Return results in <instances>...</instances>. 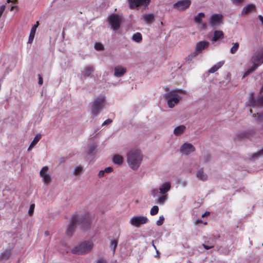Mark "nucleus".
Listing matches in <instances>:
<instances>
[{
    "instance_id": "1",
    "label": "nucleus",
    "mask_w": 263,
    "mask_h": 263,
    "mask_svg": "<svg viewBox=\"0 0 263 263\" xmlns=\"http://www.w3.org/2000/svg\"><path fill=\"white\" fill-rule=\"evenodd\" d=\"M263 86L260 89V94L257 97L253 92L250 94V98L247 102V105L251 106L250 112L255 121L261 122L263 120Z\"/></svg>"
},
{
    "instance_id": "2",
    "label": "nucleus",
    "mask_w": 263,
    "mask_h": 263,
    "mask_svg": "<svg viewBox=\"0 0 263 263\" xmlns=\"http://www.w3.org/2000/svg\"><path fill=\"white\" fill-rule=\"evenodd\" d=\"M127 161L130 167L135 170L139 168L143 159V156L139 149H132L127 154Z\"/></svg>"
},
{
    "instance_id": "3",
    "label": "nucleus",
    "mask_w": 263,
    "mask_h": 263,
    "mask_svg": "<svg viewBox=\"0 0 263 263\" xmlns=\"http://www.w3.org/2000/svg\"><path fill=\"white\" fill-rule=\"evenodd\" d=\"M185 91L182 89H174L167 92L165 95L167 103L170 108L174 107L179 103L181 97L180 93H185Z\"/></svg>"
},
{
    "instance_id": "4",
    "label": "nucleus",
    "mask_w": 263,
    "mask_h": 263,
    "mask_svg": "<svg viewBox=\"0 0 263 263\" xmlns=\"http://www.w3.org/2000/svg\"><path fill=\"white\" fill-rule=\"evenodd\" d=\"M252 66L249 68L244 73L242 78H245L251 73L254 71L259 65L263 63V50L260 49L258 50L253 55L252 58Z\"/></svg>"
},
{
    "instance_id": "5",
    "label": "nucleus",
    "mask_w": 263,
    "mask_h": 263,
    "mask_svg": "<svg viewBox=\"0 0 263 263\" xmlns=\"http://www.w3.org/2000/svg\"><path fill=\"white\" fill-rule=\"evenodd\" d=\"M93 247V243L92 241H85L72 249L71 252L73 254L84 255L90 252Z\"/></svg>"
},
{
    "instance_id": "6",
    "label": "nucleus",
    "mask_w": 263,
    "mask_h": 263,
    "mask_svg": "<svg viewBox=\"0 0 263 263\" xmlns=\"http://www.w3.org/2000/svg\"><path fill=\"white\" fill-rule=\"evenodd\" d=\"M105 97L100 96L97 98L91 105V114L92 117L98 116L103 109Z\"/></svg>"
},
{
    "instance_id": "7",
    "label": "nucleus",
    "mask_w": 263,
    "mask_h": 263,
    "mask_svg": "<svg viewBox=\"0 0 263 263\" xmlns=\"http://www.w3.org/2000/svg\"><path fill=\"white\" fill-rule=\"evenodd\" d=\"M84 220H86L85 218H83L77 215L72 216L67 230V234L69 235H72L76 229V226L82 223Z\"/></svg>"
},
{
    "instance_id": "8",
    "label": "nucleus",
    "mask_w": 263,
    "mask_h": 263,
    "mask_svg": "<svg viewBox=\"0 0 263 263\" xmlns=\"http://www.w3.org/2000/svg\"><path fill=\"white\" fill-rule=\"evenodd\" d=\"M108 22L111 26V29L113 30L116 31L119 29L122 22V18L118 15L112 14L109 17Z\"/></svg>"
},
{
    "instance_id": "9",
    "label": "nucleus",
    "mask_w": 263,
    "mask_h": 263,
    "mask_svg": "<svg viewBox=\"0 0 263 263\" xmlns=\"http://www.w3.org/2000/svg\"><path fill=\"white\" fill-rule=\"evenodd\" d=\"M148 222V219L146 216H135L129 221V223L136 228L140 227L141 224H146Z\"/></svg>"
},
{
    "instance_id": "10",
    "label": "nucleus",
    "mask_w": 263,
    "mask_h": 263,
    "mask_svg": "<svg viewBox=\"0 0 263 263\" xmlns=\"http://www.w3.org/2000/svg\"><path fill=\"white\" fill-rule=\"evenodd\" d=\"M151 0H127L130 9H134L140 7H147Z\"/></svg>"
},
{
    "instance_id": "11",
    "label": "nucleus",
    "mask_w": 263,
    "mask_h": 263,
    "mask_svg": "<svg viewBox=\"0 0 263 263\" xmlns=\"http://www.w3.org/2000/svg\"><path fill=\"white\" fill-rule=\"evenodd\" d=\"M223 16L220 14H212L210 18L209 24L212 27H217L222 24Z\"/></svg>"
},
{
    "instance_id": "12",
    "label": "nucleus",
    "mask_w": 263,
    "mask_h": 263,
    "mask_svg": "<svg viewBox=\"0 0 263 263\" xmlns=\"http://www.w3.org/2000/svg\"><path fill=\"white\" fill-rule=\"evenodd\" d=\"M191 4L190 0H181L175 3L173 5V8L178 11H183L188 8Z\"/></svg>"
},
{
    "instance_id": "13",
    "label": "nucleus",
    "mask_w": 263,
    "mask_h": 263,
    "mask_svg": "<svg viewBox=\"0 0 263 263\" xmlns=\"http://www.w3.org/2000/svg\"><path fill=\"white\" fill-rule=\"evenodd\" d=\"M180 151L181 153L189 155L195 151V148L192 144L185 143L180 147Z\"/></svg>"
},
{
    "instance_id": "14",
    "label": "nucleus",
    "mask_w": 263,
    "mask_h": 263,
    "mask_svg": "<svg viewBox=\"0 0 263 263\" xmlns=\"http://www.w3.org/2000/svg\"><path fill=\"white\" fill-rule=\"evenodd\" d=\"M48 169V166H44L40 172V175L42 178L44 182L47 184L50 183L51 181V177L50 175L47 173Z\"/></svg>"
},
{
    "instance_id": "15",
    "label": "nucleus",
    "mask_w": 263,
    "mask_h": 263,
    "mask_svg": "<svg viewBox=\"0 0 263 263\" xmlns=\"http://www.w3.org/2000/svg\"><path fill=\"white\" fill-rule=\"evenodd\" d=\"M209 45L210 43L206 41H200L196 44L195 51L198 54L208 48Z\"/></svg>"
},
{
    "instance_id": "16",
    "label": "nucleus",
    "mask_w": 263,
    "mask_h": 263,
    "mask_svg": "<svg viewBox=\"0 0 263 263\" xmlns=\"http://www.w3.org/2000/svg\"><path fill=\"white\" fill-rule=\"evenodd\" d=\"M254 134V130L250 129L240 132L237 134V138L239 139L249 138Z\"/></svg>"
},
{
    "instance_id": "17",
    "label": "nucleus",
    "mask_w": 263,
    "mask_h": 263,
    "mask_svg": "<svg viewBox=\"0 0 263 263\" xmlns=\"http://www.w3.org/2000/svg\"><path fill=\"white\" fill-rule=\"evenodd\" d=\"M126 72V68L118 66L114 68V76L116 77H122Z\"/></svg>"
},
{
    "instance_id": "18",
    "label": "nucleus",
    "mask_w": 263,
    "mask_h": 263,
    "mask_svg": "<svg viewBox=\"0 0 263 263\" xmlns=\"http://www.w3.org/2000/svg\"><path fill=\"white\" fill-rule=\"evenodd\" d=\"M256 8L254 5L250 4L243 7L241 15H246L249 13L255 12Z\"/></svg>"
},
{
    "instance_id": "19",
    "label": "nucleus",
    "mask_w": 263,
    "mask_h": 263,
    "mask_svg": "<svg viewBox=\"0 0 263 263\" xmlns=\"http://www.w3.org/2000/svg\"><path fill=\"white\" fill-rule=\"evenodd\" d=\"M171 184L170 182H165L162 184L161 186L159 187L160 193L162 195L166 194L171 189Z\"/></svg>"
},
{
    "instance_id": "20",
    "label": "nucleus",
    "mask_w": 263,
    "mask_h": 263,
    "mask_svg": "<svg viewBox=\"0 0 263 263\" xmlns=\"http://www.w3.org/2000/svg\"><path fill=\"white\" fill-rule=\"evenodd\" d=\"M38 24H39V22H37L36 24L34 25L32 27V28L31 29V30H30V34H29V39H28V43L31 44L33 42V40L34 37L36 29V28H37V27L38 26Z\"/></svg>"
},
{
    "instance_id": "21",
    "label": "nucleus",
    "mask_w": 263,
    "mask_h": 263,
    "mask_svg": "<svg viewBox=\"0 0 263 263\" xmlns=\"http://www.w3.org/2000/svg\"><path fill=\"white\" fill-rule=\"evenodd\" d=\"M186 129L184 125H181L176 127L174 130V134L177 136H180L183 134Z\"/></svg>"
},
{
    "instance_id": "22",
    "label": "nucleus",
    "mask_w": 263,
    "mask_h": 263,
    "mask_svg": "<svg viewBox=\"0 0 263 263\" xmlns=\"http://www.w3.org/2000/svg\"><path fill=\"white\" fill-rule=\"evenodd\" d=\"M196 177L203 181H206L208 179V175L203 172V169H200L197 171Z\"/></svg>"
},
{
    "instance_id": "23",
    "label": "nucleus",
    "mask_w": 263,
    "mask_h": 263,
    "mask_svg": "<svg viewBox=\"0 0 263 263\" xmlns=\"http://www.w3.org/2000/svg\"><path fill=\"white\" fill-rule=\"evenodd\" d=\"M224 37V34L221 30H215L214 32V36L212 39V41L216 42L220 39H223Z\"/></svg>"
},
{
    "instance_id": "24",
    "label": "nucleus",
    "mask_w": 263,
    "mask_h": 263,
    "mask_svg": "<svg viewBox=\"0 0 263 263\" xmlns=\"http://www.w3.org/2000/svg\"><path fill=\"white\" fill-rule=\"evenodd\" d=\"M94 71V67L91 66L86 67L83 71V74L85 77H91L92 73Z\"/></svg>"
},
{
    "instance_id": "25",
    "label": "nucleus",
    "mask_w": 263,
    "mask_h": 263,
    "mask_svg": "<svg viewBox=\"0 0 263 263\" xmlns=\"http://www.w3.org/2000/svg\"><path fill=\"white\" fill-rule=\"evenodd\" d=\"M224 61H220L216 64L213 66L209 70L210 73H213L217 71L220 68H221L224 64Z\"/></svg>"
},
{
    "instance_id": "26",
    "label": "nucleus",
    "mask_w": 263,
    "mask_h": 263,
    "mask_svg": "<svg viewBox=\"0 0 263 263\" xmlns=\"http://www.w3.org/2000/svg\"><path fill=\"white\" fill-rule=\"evenodd\" d=\"M144 21L147 23L153 22L155 20V15L153 13L146 14L143 16Z\"/></svg>"
},
{
    "instance_id": "27",
    "label": "nucleus",
    "mask_w": 263,
    "mask_h": 263,
    "mask_svg": "<svg viewBox=\"0 0 263 263\" xmlns=\"http://www.w3.org/2000/svg\"><path fill=\"white\" fill-rule=\"evenodd\" d=\"M205 17V14L203 12H200L198 13L197 15L195 16L194 21L195 23L197 24H201L202 20Z\"/></svg>"
},
{
    "instance_id": "28",
    "label": "nucleus",
    "mask_w": 263,
    "mask_h": 263,
    "mask_svg": "<svg viewBox=\"0 0 263 263\" xmlns=\"http://www.w3.org/2000/svg\"><path fill=\"white\" fill-rule=\"evenodd\" d=\"M112 160L114 163L121 165L123 162V157L119 155H116L112 158Z\"/></svg>"
},
{
    "instance_id": "29",
    "label": "nucleus",
    "mask_w": 263,
    "mask_h": 263,
    "mask_svg": "<svg viewBox=\"0 0 263 263\" xmlns=\"http://www.w3.org/2000/svg\"><path fill=\"white\" fill-rule=\"evenodd\" d=\"M167 195H163L156 200V203L159 205H163L167 200Z\"/></svg>"
},
{
    "instance_id": "30",
    "label": "nucleus",
    "mask_w": 263,
    "mask_h": 263,
    "mask_svg": "<svg viewBox=\"0 0 263 263\" xmlns=\"http://www.w3.org/2000/svg\"><path fill=\"white\" fill-rule=\"evenodd\" d=\"M132 40L137 43H140L142 40V36L140 33L137 32L132 36Z\"/></svg>"
},
{
    "instance_id": "31",
    "label": "nucleus",
    "mask_w": 263,
    "mask_h": 263,
    "mask_svg": "<svg viewBox=\"0 0 263 263\" xmlns=\"http://www.w3.org/2000/svg\"><path fill=\"white\" fill-rule=\"evenodd\" d=\"M197 55H198V54L195 51H194L193 52L190 54L185 58L186 62H187V63H190Z\"/></svg>"
},
{
    "instance_id": "32",
    "label": "nucleus",
    "mask_w": 263,
    "mask_h": 263,
    "mask_svg": "<svg viewBox=\"0 0 263 263\" xmlns=\"http://www.w3.org/2000/svg\"><path fill=\"white\" fill-rule=\"evenodd\" d=\"M118 243V241L117 239H115V240H111L110 242L109 247H110V248L111 249V250H112L113 254H114V253L115 252L116 249L117 248Z\"/></svg>"
},
{
    "instance_id": "33",
    "label": "nucleus",
    "mask_w": 263,
    "mask_h": 263,
    "mask_svg": "<svg viewBox=\"0 0 263 263\" xmlns=\"http://www.w3.org/2000/svg\"><path fill=\"white\" fill-rule=\"evenodd\" d=\"M239 46V44L238 42H236L233 44V46L231 47L230 49V52L232 54H234L238 50Z\"/></svg>"
},
{
    "instance_id": "34",
    "label": "nucleus",
    "mask_w": 263,
    "mask_h": 263,
    "mask_svg": "<svg viewBox=\"0 0 263 263\" xmlns=\"http://www.w3.org/2000/svg\"><path fill=\"white\" fill-rule=\"evenodd\" d=\"M41 138V135H37L31 143V146H34L35 145L40 141Z\"/></svg>"
},
{
    "instance_id": "35",
    "label": "nucleus",
    "mask_w": 263,
    "mask_h": 263,
    "mask_svg": "<svg viewBox=\"0 0 263 263\" xmlns=\"http://www.w3.org/2000/svg\"><path fill=\"white\" fill-rule=\"evenodd\" d=\"M83 172V167L81 166H77L73 171V174L74 175H79Z\"/></svg>"
},
{
    "instance_id": "36",
    "label": "nucleus",
    "mask_w": 263,
    "mask_h": 263,
    "mask_svg": "<svg viewBox=\"0 0 263 263\" xmlns=\"http://www.w3.org/2000/svg\"><path fill=\"white\" fill-rule=\"evenodd\" d=\"M159 211V208L157 205H155L153 206V208L151 209L150 214L151 215L154 216L156 215Z\"/></svg>"
},
{
    "instance_id": "37",
    "label": "nucleus",
    "mask_w": 263,
    "mask_h": 263,
    "mask_svg": "<svg viewBox=\"0 0 263 263\" xmlns=\"http://www.w3.org/2000/svg\"><path fill=\"white\" fill-rule=\"evenodd\" d=\"M158 190L157 189H153L151 191V195L154 197H156L159 196Z\"/></svg>"
},
{
    "instance_id": "38",
    "label": "nucleus",
    "mask_w": 263,
    "mask_h": 263,
    "mask_svg": "<svg viewBox=\"0 0 263 263\" xmlns=\"http://www.w3.org/2000/svg\"><path fill=\"white\" fill-rule=\"evenodd\" d=\"M95 48L97 50H102L104 49L103 45L100 43H96L95 45Z\"/></svg>"
},
{
    "instance_id": "39",
    "label": "nucleus",
    "mask_w": 263,
    "mask_h": 263,
    "mask_svg": "<svg viewBox=\"0 0 263 263\" xmlns=\"http://www.w3.org/2000/svg\"><path fill=\"white\" fill-rule=\"evenodd\" d=\"M95 263H108V262L104 258L99 257L96 260Z\"/></svg>"
},
{
    "instance_id": "40",
    "label": "nucleus",
    "mask_w": 263,
    "mask_h": 263,
    "mask_svg": "<svg viewBox=\"0 0 263 263\" xmlns=\"http://www.w3.org/2000/svg\"><path fill=\"white\" fill-rule=\"evenodd\" d=\"M164 220V217L163 216H160L159 219L158 220H157L156 222L157 225L158 226H161L163 223Z\"/></svg>"
},
{
    "instance_id": "41",
    "label": "nucleus",
    "mask_w": 263,
    "mask_h": 263,
    "mask_svg": "<svg viewBox=\"0 0 263 263\" xmlns=\"http://www.w3.org/2000/svg\"><path fill=\"white\" fill-rule=\"evenodd\" d=\"M96 149V146L95 145H91L89 148V149H88V154H92L93 152H95Z\"/></svg>"
},
{
    "instance_id": "42",
    "label": "nucleus",
    "mask_w": 263,
    "mask_h": 263,
    "mask_svg": "<svg viewBox=\"0 0 263 263\" xmlns=\"http://www.w3.org/2000/svg\"><path fill=\"white\" fill-rule=\"evenodd\" d=\"M34 207H35L34 204H31L30 205L29 209V211H28V214L30 215H32V214H33V213L34 212Z\"/></svg>"
},
{
    "instance_id": "43",
    "label": "nucleus",
    "mask_w": 263,
    "mask_h": 263,
    "mask_svg": "<svg viewBox=\"0 0 263 263\" xmlns=\"http://www.w3.org/2000/svg\"><path fill=\"white\" fill-rule=\"evenodd\" d=\"M112 122V120H111V119H108L106 120L105 121H104V122L102 123V126H104V125H106L109 124H110Z\"/></svg>"
},
{
    "instance_id": "44",
    "label": "nucleus",
    "mask_w": 263,
    "mask_h": 263,
    "mask_svg": "<svg viewBox=\"0 0 263 263\" xmlns=\"http://www.w3.org/2000/svg\"><path fill=\"white\" fill-rule=\"evenodd\" d=\"M245 1V0H232V2L235 5H238Z\"/></svg>"
},
{
    "instance_id": "45",
    "label": "nucleus",
    "mask_w": 263,
    "mask_h": 263,
    "mask_svg": "<svg viewBox=\"0 0 263 263\" xmlns=\"http://www.w3.org/2000/svg\"><path fill=\"white\" fill-rule=\"evenodd\" d=\"M38 77H39V81H38L39 84V85L43 84V78H42L40 74H38Z\"/></svg>"
},
{
    "instance_id": "46",
    "label": "nucleus",
    "mask_w": 263,
    "mask_h": 263,
    "mask_svg": "<svg viewBox=\"0 0 263 263\" xmlns=\"http://www.w3.org/2000/svg\"><path fill=\"white\" fill-rule=\"evenodd\" d=\"M5 9V5H2L0 6V17L2 16Z\"/></svg>"
},
{
    "instance_id": "47",
    "label": "nucleus",
    "mask_w": 263,
    "mask_h": 263,
    "mask_svg": "<svg viewBox=\"0 0 263 263\" xmlns=\"http://www.w3.org/2000/svg\"><path fill=\"white\" fill-rule=\"evenodd\" d=\"M113 169L111 167H108L104 170L105 173H110L112 171Z\"/></svg>"
},
{
    "instance_id": "48",
    "label": "nucleus",
    "mask_w": 263,
    "mask_h": 263,
    "mask_svg": "<svg viewBox=\"0 0 263 263\" xmlns=\"http://www.w3.org/2000/svg\"><path fill=\"white\" fill-rule=\"evenodd\" d=\"M202 246L206 250H209V249H210L213 248V246H207L205 244H202Z\"/></svg>"
},
{
    "instance_id": "49",
    "label": "nucleus",
    "mask_w": 263,
    "mask_h": 263,
    "mask_svg": "<svg viewBox=\"0 0 263 263\" xmlns=\"http://www.w3.org/2000/svg\"><path fill=\"white\" fill-rule=\"evenodd\" d=\"M105 171L104 170H102V171H100L98 174V176L99 177H102L104 176V173H105Z\"/></svg>"
},
{
    "instance_id": "50",
    "label": "nucleus",
    "mask_w": 263,
    "mask_h": 263,
    "mask_svg": "<svg viewBox=\"0 0 263 263\" xmlns=\"http://www.w3.org/2000/svg\"><path fill=\"white\" fill-rule=\"evenodd\" d=\"M263 154V149H261L258 153H256L254 155V157H256V156H258L259 155H261Z\"/></svg>"
},
{
    "instance_id": "51",
    "label": "nucleus",
    "mask_w": 263,
    "mask_h": 263,
    "mask_svg": "<svg viewBox=\"0 0 263 263\" xmlns=\"http://www.w3.org/2000/svg\"><path fill=\"white\" fill-rule=\"evenodd\" d=\"M202 27L203 29H205L206 28V25L205 23L201 22V24H199Z\"/></svg>"
},
{
    "instance_id": "52",
    "label": "nucleus",
    "mask_w": 263,
    "mask_h": 263,
    "mask_svg": "<svg viewBox=\"0 0 263 263\" xmlns=\"http://www.w3.org/2000/svg\"><path fill=\"white\" fill-rule=\"evenodd\" d=\"M258 17L260 22L263 24V16L260 15L258 16Z\"/></svg>"
},
{
    "instance_id": "53",
    "label": "nucleus",
    "mask_w": 263,
    "mask_h": 263,
    "mask_svg": "<svg viewBox=\"0 0 263 263\" xmlns=\"http://www.w3.org/2000/svg\"><path fill=\"white\" fill-rule=\"evenodd\" d=\"M209 214H210V213H209V212H205L204 214H203V215H202V217H204L205 215H209Z\"/></svg>"
},
{
    "instance_id": "54",
    "label": "nucleus",
    "mask_w": 263,
    "mask_h": 263,
    "mask_svg": "<svg viewBox=\"0 0 263 263\" xmlns=\"http://www.w3.org/2000/svg\"><path fill=\"white\" fill-rule=\"evenodd\" d=\"M34 147V146H31V144H30V146H29V147H28V151H30L32 149V147Z\"/></svg>"
},
{
    "instance_id": "55",
    "label": "nucleus",
    "mask_w": 263,
    "mask_h": 263,
    "mask_svg": "<svg viewBox=\"0 0 263 263\" xmlns=\"http://www.w3.org/2000/svg\"><path fill=\"white\" fill-rule=\"evenodd\" d=\"M152 245H153V246L155 250H156V249H157L156 247V246H155V245L154 244V242H153V241L152 242Z\"/></svg>"
},
{
    "instance_id": "56",
    "label": "nucleus",
    "mask_w": 263,
    "mask_h": 263,
    "mask_svg": "<svg viewBox=\"0 0 263 263\" xmlns=\"http://www.w3.org/2000/svg\"><path fill=\"white\" fill-rule=\"evenodd\" d=\"M14 8V6H12L10 9V11H13Z\"/></svg>"
},
{
    "instance_id": "57",
    "label": "nucleus",
    "mask_w": 263,
    "mask_h": 263,
    "mask_svg": "<svg viewBox=\"0 0 263 263\" xmlns=\"http://www.w3.org/2000/svg\"><path fill=\"white\" fill-rule=\"evenodd\" d=\"M201 221V220H196L197 223H200Z\"/></svg>"
},
{
    "instance_id": "58",
    "label": "nucleus",
    "mask_w": 263,
    "mask_h": 263,
    "mask_svg": "<svg viewBox=\"0 0 263 263\" xmlns=\"http://www.w3.org/2000/svg\"><path fill=\"white\" fill-rule=\"evenodd\" d=\"M7 3H10V2H13V1H11V0H7Z\"/></svg>"
},
{
    "instance_id": "59",
    "label": "nucleus",
    "mask_w": 263,
    "mask_h": 263,
    "mask_svg": "<svg viewBox=\"0 0 263 263\" xmlns=\"http://www.w3.org/2000/svg\"><path fill=\"white\" fill-rule=\"evenodd\" d=\"M45 234L46 236H47V235H48V232L46 231V232H45Z\"/></svg>"
},
{
    "instance_id": "60",
    "label": "nucleus",
    "mask_w": 263,
    "mask_h": 263,
    "mask_svg": "<svg viewBox=\"0 0 263 263\" xmlns=\"http://www.w3.org/2000/svg\"><path fill=\"white\" fill-rule=\"evenodd\" d=\"M111 263H118V262L117 260H114V261H112Z\"/></svg>"
},
{
    "instance_id": "61",
    "label": "nucleus",
    "mask_w": 263,
    "mask_h": 263,
    "mask_svg": "<svg viewBox=\"0 0 263 263\" xmlns=\"http://www.w3.org/2000/svg\"><path fill=\"white\" fill-rule=\"evenodd\" d=\"M156 251L157 254H159L158 251L157 249L156 250Z\"/></svg>"
},
{
    "instance_id": "62",
    "label": "nucleus",
    "mask_w": 263,
    "mask_h": 263,
    "mask_svg": "<svg viewBox=\"0 0 263 263\" xmlns=\"http://www.w3.org/2000/svg\"><path fill=\"white\" fill-rule=\"evenodd\" d=\"M62 34H63V35L64 36V32H63V33H62Z\"/></svg>"
}]
</instances>
